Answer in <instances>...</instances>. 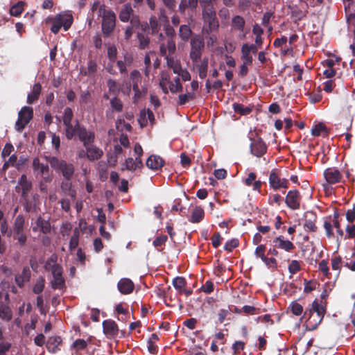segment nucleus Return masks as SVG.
<instances>
[{
  "mask_svg": "<svg viewBox=\"0 0 355 355\" xmlns=\"http://www.w3.org/2000/svg\"><path fill=\"white\" fill-rule=\"evenodd\" d=\"M149 28L151 30V34L155 35L159 32V24L155 16H152L149 20Z\"/></svg>",
  "mask_w": 355,
  "mask_h": 355,
  "instance_id": "nucleus-51",
  "label": "nucleus"
},
{
  "mask_svg": "<svg viewBox=\"0 0 355 355\" xmlns=\"http://www.w3.org/2000/svg\"><path fill=\"white\" fill-rule=\"evenodd\" d=\"M130 79L131 83L127 86L128 89L130 91L131 84L132 89H137L139 84L141 82L142 79L141 73L137 69L132 70L130 73Z\"/></svg>",
  "mask_w": 355,
  "mask_h": 355,
  "instance_id": "nucleus-31",
  "label": "nucleus"
},
{
  "mask_svg": "<svg viewBox=\"0 0 355 355\" xmlns=\"http://www.w3.org/2000/svg\"><path fill=\"white\" fill-rule=\"evenodd\" d=\"M117 49L115 46H109L107 49V57L110 62L114 63L116 60Z\"/></svg>",
  "mask_w": 355,
  "mask_h": 355,
  "instance_id": "nucleus-62",
  "label": "nucleus"
},
{
  "mask_svg": "<svg viewBox=\"0 0 355 355\" xmlns=\"http://www.w3.org/2000/svg\"><path fill=\"white\" fill-rule=\"evenodd\" d=\"M75 136H78V139L83 143L84 147L93 144L95 140L94 132L87 130L85 126L80 125L78 120L75 121L73 138Z\"/></svg>",
  "mask_w": 355,
  "mask_h": 355,
  "instance_id": "nucleus-6",
  "label": "nucleus"
},
{
  "mask_svg": "<svg viewBox=\"0 0 355 355\" xmlns=\"http://www.w3.org/2000/svg\"><path fill=\"white\" fill-rule=\"evenodd\" d=\"M10 296L8 293L4 295V300H0V319L10 322L12 318V311L9 306Z\"/></svg>",
  "mask_w": 355,
  "mask_h": 355,
  "instance_id": "nucleus-15",
  "label": "nucleus"
},
{
  "mask_svg": "<svg viewBox=\"0 0 355 355\" xmlns=\"http://www.w3.org/2000/svg\"><path fill=\"white\" fill-rule=\"evenodd\" d=\"M239 245V240L237 239H232L230 241H227L225 245L224 250L227 252H232L234 248L238 247Z\"/></svg>",
  "mask_w": 355,
  "mask_h": 355,
  "instance_id": "nucleus-58",
  "label": "nucleus"
},
{
  "mask_svg": "<svg viewBox=\"0 0 355 355\" xmlns=\"http://www.w3.org/2000/svg\"><path fill=\"white\" fill-rule=\"evenodd\" d=\"M193 67L196 69L198 76L201 79L206 78L208 71L209 59L205 57L202 60H200L196 62H193Z\"/></svg>",
  "mask_w": 355,
  "mask_h": 355,
  "instance_id": "nucleus-24",
  "label": "nucleus"
},
{
  "mask_svg": "<svg viewBox=\"0 0 355 355\" xmlns=\"http://www.w3.org/2000/svg\"><path fill=\"white\" fill-rule=\"evenodd\" d=\"M183 87L180 83V80L178 77L175 78L174 83L171 81L169 85V90L171 93L175 94L178 92H181L182 91Z\"/></svg>",
  "mask_w": 355,
  "mask_h": 355,
  "instance_id": "nucleus-49",
  "label": "nucleus"
},
{
  "mask_svg": "<svg viewBox=\"0 0 355 355\" xmlns=\"http://www.w3.org/2000/svg\"><path fill=\"white\" fill-rule=\"evenodd\" d=\"M25 218L23 215L19 214L14 220L12 228V236L17 241V244L20 246L25 245L27 241V235L25 232Z\"/></svg>",
  "mask_w": 355,
  "mask_h": 355,
  "instance_id": "nucleus-5",
  "label": "nucleus"
},
{
  "mask_svg": "<svg viewBox=\"0 0 355 355\" xmlns=\"http://www.w3.org/2000/svg\"><path fill=\"white\" fill-rule=\"evenodd\" d=\"M137 37L139 41V48L140 49H145L149 46L150 38L147 35L143 33H138Z\"/></svg>",
  "mask_w": 355,
  "mask_h": 355,
  "instance_id": "nucleus-42",
  "label": "nucleus"
},
{
  "mask_svg": "<svg viewBox=\"0 0 355 355\" xmlns=\"http://www.w3.org/2000/svg\"><path fill=\"white\" fill-rule=\"evenodd\" d=\"M323 226L325 230L326 236L328 238L334 237V233L333 232V223L331 216L324 218Z\"/></svg>",
  "mask_w": 355,
  "mask_h": 355,
  "instance_id": "nucleus-40",
  "label": "nucleus"
},
{
  "mask_svg": "<svg viewBox=\"0 0 355 355\" xmlns=\"http://www.w3.org/2000/svg\"><path fill=\"white\" fill-rule=\"evenodd\" d=\"M205 47L203 38L200 35H196L191 40V51L189 57L193 62L200 60Z\"/></svg>",
  "mask_w": 355,
  "mask_h": 355,
  "instance_id": "nucleus-8",
  "label": "nucleus"
},
{
  "mask_svg": "<svg viewBox=\"0 0 355 355\" xmlns=\"http://www.w3.org/2000/svg\"><path fill=\"white\" fill-rule=\"evenodd\" d=\"M304 318H306V325L309 330H315L321 323L322 319L317 314L311 312L310 310H306L304 313Z\"/></svg>",
  "mask_w": 355,
  "mask_h": 355,
  "instance_id": "nucleus-18",
  "label": "nucleus"
},
{
  "mask_svg": "<svg viewBox=\"0 0 355 355\" xmlns=\"http://www.w3.org/2000/svg\"><path fill=\"white\" fill-rule=\"evenodd\" d=\"M61 188L63 191H68V195L73 200L76 199V191L74 189H71V183L63 182L62 184Z\"/></svg>",
  "mask_w": 355,
  "mask_h": 355,
  "instance_id": "nucleus-59",
  "label": "nucleus"
},
{
  "mask_svg": "<svg viewBox=\"0 0 355 355\" xmlns=\"http://www.w3.org/2000/svg\"><path fill=\"white\" fill-rule=\"evenodd\" d=\"M170 83H171V80H170L169 76L168 74H163L162 76V78L159 82V86L162 88L163 92L166 94H168V92L166 85L168 84L170 85Z\"/></svg>",
  "mask_w": 355,
  "mask_h": 355,
  "instance_id": "nucleus-54",
  "label": "nucleus"
},
{
  "mask_svg": "<svg viewBox=\"0 0 355 355\" xmlns=\"http://www.w3.org/2000/svg\"><path fill=\"white\" fill-rule=\"evenodd\" d=\"M176 50V45L174 39H167L159 46V54L161 56L167 58L173 55Z\"/></svg>",
  "mask_w": 355,
  "mask_h": 355,
  "instance_id": "nucleus-17",
  "label": "nucleus"
},
{
  "mask_svg": "<svg viewBox=\"0 0 355 355\" xmlns=\"http://www.w3.org/2000/svg\"><path fill=\"white\" fill-rule=\"evenodd\" d=\"M110 105L112 108L117 112H120L123 110V104L121 99L116 96L110 99Z\"/></svg>",
  "mask_w": 355,
  "mask_h": 355,
  "instance_id": "nucleus-50",
  "label": "nucleus"
},
{
  "mask_svg": "<svg viewBox=\"0 0 355 355\" xmlns=\"http://www.w3.org/2000/svg\"><path fill=\"white\" fill-rule=\"evenodd\" d=\"M33 117V110L31 107L24 106L18 113V119L15 123V129L21 132L26 125Z\"/></svg>",
  "mask_w": 355,
  "mask_h": 355,
  "instance_id": "nucleus-9",
  "label": "nucleus"
},
{
  "mask_svg": "<svg viewBox=\"0 0 355 355\" xmlns=\"http://www.w3.org/2000/svg\"><path fill=\"white\" fill-rule=\"evenodd\" d=\"M202 8V17L205 23L202 28V34L205 35H210L211 33L216 31L219 28V21L216 17V11L214 6L204 7Z\"/></svg>",
  "mask_w": 355,
  "mask_h": 355,
  "instance_id": "nucleus-2",
  "label": "nucleus"
},
{
  "mask_svg": "<svg viewBox=\"0 0 355 355\" xmlns=\"http://www.w3.org/2000/svg\"><path fill=\"white\" fill-rule=\"evenodd\" d=\"M73 118V113L72 110L67 107L64 110L63 124L65 127V135L67 139L71 140L73 139V132L74 125L72 124V119Z\"/></svg>",
  "mask_w": 355,
  "mask_h": 355,
  "instance_id": "nucleus-13",
  "label": "nucleus"
},
{
  "mask_svg": "<svg viewBox=\"0 0 355 355\" xmlns=\"http://www.w3.org/2000/svg\"><path fill=\"white\" fill-rule=\"evenodd\" d=\"M133 15V9L130 3H126L121 8L119 18L123 22H128Z\"/></svg>",
  "mask_w": 355,
  "mask_h": 355,
  "instance_id": "nucleus-33",
  "label": "nucleus"
},
{
  "mask_svg": "<svg viewBox=\"0 0 355 355\" xmlns=\"http://www.w3.org/2000/svg\"><path fill=\"white\" fill-rule=\"evenodd\" d=\"M318 269L322 272V274L327 278H331V273L329 272V268L328 263L326 260H322L318 264Z\"/></svg>",
  "mask_w": 355,
  "mask_h": 355,
  "instance_id": "nucleus-53",
  "label": "nucleus"
},
{
  "mask_svg": "<svg viewBox=\"0 0 355 355\" xmlns=\"http://www.w3.org/2000/svg\"><path fill=\"white\" fill-rule=\"evenodd\" d=\"M87 346V342L83 339H77L76 340L73 344L72 347L76 349V350H83L85 349Z\"/></svg>",
  "mask_w": 355,
  "mask_h": 355,
  "instance_id": "nucleus-63",
  "label": "nucleus"
},
{
  "mask_svg": "<svg viewBox=\"0 0 355 355\" xmlns=\"http://www.w3.org/2000/svg\"><path fill=\"white\" fill-rule=\"evenodd\" d=\"M21 189V197L23 198H26L28 197V193L32 189V182L28 180L27 177L25 174H23L19 181L18 185L16 187V191H18V189Z\"/></svg>",
  "mask_w": 355,
  "mask_h": 355,
  "instance_id": "nucleus-20",
  "label": "nucleus"
},
{
  "mask_svg": "<svg viewBox=\"0 0 355 355\" xmlns=\"http://www.w3.org/2000/svg\"><path fill=\"white\" fill-rule=\"evenodd\" d=\"M42 92V86L40 83H35L32 89V92L27 96V103L28 104H33L37 101L40 97Z\"/></svg>",
  "mask_w": 355,
  "mask_h": 355,
  "instance_id": "nucleus-32",
  "label": "nucleus"
},
{
  "mask_svg": "<svg viewBox=\"0 0 355 355\" xmlns=\"http://www.w3.org/2000/svg\"><path fill=\"white\" fill-rule=\"evenodd\" d=\"M301 270L300 263L297 260H293L288 265V271L291 274H296Z\"/></svg>",
  "mask_w": 355,
  "mask_h": 355,
  "instance_id": "nucleus-61",
  "label": "nucleus"
},
{
  "mask_svg": "<svg viewBox=\"0 0 355 355\" xmlns=\"http://www.w3.org/2000/svg\"><path fill=\"white\" fill-rule=\"evenodd\" d=\"M172 284L174 288L178 291L180 293V291L186 287L187 281L186 279L183 277H176L173 279Z\"/></svg>",
  "mask_w": 355,
  "mask_h": 355,
  "instance_id": "nucleus-43",
  "label": "nucleus"
},
{
  "mask_svg": "<svg viewBox=\"0 0 355 355\" xmlns=\"http://www.w3.org/2000/svg\"><path fill=\"white\" fill-rule=\"evenodd\" d=\"M261 261L268 268L277 269V261L274 257H268L266 256Z\"/></svg>",
  "mask_w": 355,
  "mask_h": 355,
  "instance_id": "nucleus-56",
  "label": "nucleus"
},
{
  "mask_svg": "<svg viewBox=\"0 0 355 355\" xmlns=\"http://www.w3.org/2000/svg\"><path fill=\"white\" fill-rule=\"evenodd\" d=\"M241 59L245 64L251 65L252 64L253 58L250 55V52L245 46L243 44L241 47Z\"/></svg>",
  "mask_w": 355,
  "mask_h": 355,
  "instance_id": "nucleus-48",
  "label": "nucleus"
},
{
  "mask_svg": "<svg viewBox=\"0 0 355 355\" xmlns=\"http://www.w3.org/2000/svg\"><path fill=\"white\" fill-rule=\"evenodd\" d=\"M59 18L60 21L62 23V27L64 31H67L73 24V17L70 12H62L55 16Z\"/></svg>",
  "mask_w": 355,
  "mask_h": 355,
  "instance_id": "nucleus-29",
  "label": "nucleus"
},
{
  "mask_svg": "<svg viewBox=\"0 0 355 355\" xmlns=\"http://www.w3.org/2000/svg\"><path fill=\"white\" fill-rule=\"evenodd\" d=\"M233 109L236 113L240 114L241 115H247L249 114L252 110V107H244L242 104L240 103H234Z\"/></svg>",
  "mask_w": 355,
  "mask_h": 355,
  "instance_id": "nucleus-44",
  "label": "nucleus"
},
{
  "mask_svg": "<svg viewBox=\"0 0 355 355\" xmlns=\"http://www.w3.org/2000/svg\"><path fill=\"white\" fill-rule=\"evenodd\" d=\"M164 159L161 157L155 155H151L148 158L146 163L148 168L154 171L160 169L164 166Z\"/></svg>",
  "mask_w": 355,
  "mask_h": 355,
  "instance_id": "nucleus-26",
  "label": "nucleus"
},
{
  "mask_svg": "<svg viewBox=\"0 0 355 355\" xmlns=\"http://www.w3.org/2000/svg\"><path fill=\"white\" fill-rule=\"evenodd\" d=\"M0 232L3 236H6L8 238L12 236V230H9L8 224L6 219L3 220L0 224Z\"/></svg>",
  "mask_w": 355,
  "mask_h": 355,
  "instance_id": "nucleus-52",
  "label": "nucleus"
},
{
  "mask_svg": "<svg viewBox=\"0 0 355 355\" xmlns=\"http://www.w3.org/2000/svg\"><path fill=\"white\" fill-rule=\"evenodd\" d=\"M205 212L202 207H196L192 211L189 221L193 223H200L204 218Z\"/></svg>",
  "mask_w": 355,
  "mask_h": 355,
  "instance_id": "nucleus-35",
  "label": "nucleus"
},
{
  "mask_svg": "<svg viewBox=\"0 0 355 355\" xmlns=\"http://www.w3.org/2000/svg\"><path fill=\"white\" fill-rule=\"evenodd\" d=\"M309 310L311 312L317 314L320 318L321 317V318L323 320L325 313V309L321 304L318 303L317 300H315L313 302L311 308Z\"/></svg>",
  "mask_w": 355,
  "mask_h": 355,
  "instance_id": "nucleus-38",
  "label": "nucleus"
},
{
  "mask_svg": "<svg viewBox=\"0 0 355 355\" xmlns=\"http://www.w3.org/2000/svg\"><path fill=\"white\" fill-rule=\"evenodd\" d=\"M102 326L103 333L107 339H115L117 337L119 329L114 320L111 319L105 320Z\"/></svg>",
  "mask_w": 355,
  "mask_h": 355,
  "instance_id": "nucleus-14",
  "label": "nucleus"
},
{
  "mask_svg": "<svg viewBox=\"0 0 355 355\" xmlns=\"http://www.w3.org/2000/svg\"><path fill=\"white\" fill-rule=\"evenodd\" d=\"M144 166L141 159L139 157H135L134 159L132 157H128L125 160L121 171L128 170L130 171H135L137 168H141Z\"/></svg>",
  "mask_w": 355,
  "mask_h": 355,
  "instance_id": "nucleus-21",
  "label": "nucleus"
},
{
  "mask_svg": "<svg viewBox=\"0 0 355 355\" xmlns=\"http://www.w3.org/2000/svg\"><path fill=\"white\" fill-rule=\"evenodd\" d=\"M198 0H181L179 4V11L184 13L187 8L194 10L198 6Z\"/></svg>",
  "mask_w": 355,
  "mask_h": 355,
  "instance_id": "nucleus-36",
  "label": "nucleus"
},
{
  "mask_svg": "<svg viewBox=\"0 0 355 355\" xmlns=\"http://www.w3.org/2000/svg\"><path fill=\"white\" fill-rule=\"evenodd\" d=\"M58 257L56 254H52L46 261L44 269L51 271L53 279L51 282L53 289H61L64 286L65 280L62 276V267L57 263Z\"/></svg>",
  "mask_w": 355,
  "mask_h": 355,
  "instance_id": "nucleus-1",
  "label": "nucleus"
},
{
  "mask_svg": "<svg viewBox=\"0 0 355 355\" xmlns=\"http://www.w3.org/2000/svg\"><path fill=\"white\" fill-rule=\"evenodd\" d=\"M324 177L330 184H334L340 182L342 174L336 168H328L324 171Z\"/></svg>",
  "mask_w": 355,
  "mask_h": 355,
  "instance_id": "nucleus-19",
  "label": "nucleus"
},
{
  "mask_svg": "<svg viewBox=\"0 0 355 355\" xmlns=\"http://www.w3.org/2000/svg\"><path fill=\"white\" fill-rule=\"evenodd\" d=\"M32 166L34 171H38L40 175L49 173V168L47 164L40 163L38 157H35L33 160Z\"/></svg>",
  "mask_w": 355,
  "mask_h": 355,
  "instance_id": "nucleus-34",
  "label": "nucleus"
},
{
  "mask_svg": "<svg viewBox=\"0 0 355 355\" xmlns=\"http://www.w3.org/2000/svg\"><path fill=\"white\" fill-rule=\"evenodd\" d=\"M192 31L188 25H181L179 28V36L183 41H187L191 36Z\"/></svg>",
  "mask_w": 355,
  "mask_h": 355,
  "instance_id": "nucleus-41",
  "label": "nucleus"
},
{
  "mask_svg": "<svg viewBox=\"0 0 355 355\" xmlns=\"http://www.w3.org/2000/svg\"><path fill=\"white\" fill-rule=\"evenodd\" d=\"M62 338L59 336L50 337L46 343V348L49 352L55 353L60 349L58 346L62 343Z\"/></svg>",
  "mask_w": 355,
  "mask_h": 355,
  "instance_id": "nucleus-30",
  "label": "nucleus"
},
{
  "mask_svg": "<svg viewBox=\"0 0 355 355\" xmlns=\"http://www.w3.org/2000/svg\"><path fill=\"white\" fill-rule=\"evenodd\" d=\"M302 196L297 189L288 191L285 198L286 206L292 210H297L300 208Z\"/></svg>",
  "mask_w": 355,
  "mask_h": 355,
  "instance_id": "nucleus-12",
  "label": "nucleus"
},
{
  "mask_svg": "<svg viewBox=\"0 0 355 355\" xmlns=\"http://www.w3.org/2000/svg\"><path fill=\"white\" fill-rule=\"evenodd\" d=\"M31 271L28 267L23 268L21 274L15 276V282L17 285L22 288L26 282H28L31 279Z\"/></svg>",
  "mask_w": 355,
  "mask_h": 355,
  "instance_id": "nucleus-28",
  "label": "nucleus"
},
{
  "mask_svg": "<svg viewBox=\"0 0 355 355\" xmlns=\"http://www.w3.org/2000/svg\"><path fill=\"white\" fill-rule=\"evenodd\" d=\"M168 67L173 69L174 73L181 71L182 66L179 61L175 60L172 56L165 58Z\"/></svg>",
  "mask_w": 355,
  "mask_h": 355,
  "instance_id": "nucleus-39",
  "label": "nucleus"
},
{
  "mask_svg": "<svg viewBox=\"0 0 355 355\" xmlns=\"http://www.w3.org/2000/svg\"><path fill=\"white\" fill-rule=\"evenodd\" d=\"M250 141V150L252 155L257 157H263L268 150V146L263 139L257 134H251L249 136Z\"/></svg>",
  "mask_w": 355,
  "mask_h": 355,
  "instance_id": "nucleus-7",
  "label": "nucleus"
},
{
  "mask_svg": "<svg viewBox=\"0 0 355 355\" xmlns=\"http://www.w3.org/2000/svg\"><path fill=\"white\" fill-rule=\"evenodd\" d=\"M44 282L45 280L43 277L37 279L33 288V293L37 295L40 294L44 288Z\"/></svg>",
  "mask_w": 355,
  "mask_h": 355,
  "instance_id": "nucleus-55",
  "label": "nucleus"
},
{
  "mask_svg": "<svg viewBox=\"0 0 355 355\" xmlns=\"http://www.w3.org/2000/svg\"><path fill=\"white\" fill-rule=\"evenodd\" d=\"M269 185L270 187L274 191H277L281 189H288L289 186V181L286 178H282L278 173L277 169H272L269 175Z\"/></svg>",
  "mask_w": 355,
  "mask_h": 355,
  "instance_id": "nucleus-10",
  "label": "nucleus"
},
{
  "mask_svg": "<svg viewBox=\"0 0 355 355\" xmlns=\"http://www.w3.org/2000/svg\"><path fill=\"white\" fill-rule=\"evenodd\" d=\"M272 246L287 252H291L295 248V245L289 240L285 239L282 235H279L272 240Z\"/></svg>",
  "mask_w": 355,
  "mask_h": 355,
  "instance_id": "nucleus-16",
  "label": "nucleus"
},
{
  "mask_svg": "<svg viewBox=\"0 0 355 355\" xmlns=\"http://www.w3.org/2000/svg\"><path fill=\"white\" fill-rule=\"evenodd\" d=\"M317 216L313 212H310L306 214V219L304 224L305 230L315 232L317 230L315 225Z\"/></svg>",
  "mask_w": 355,
  "mask_h": 355,
  "instance_id": "nucleus-27",
  "label": "nucleus"
},
{
  "mask_svg": "<svg viewBox=\"0 0 355 355\" xmlns=\"http://www.w3.org/2000/svg\"><path fill=\"white\" fill-rule=\"evenodd\" d=\"M99 15H102V31L104 37H108L115 27L116 15L111 10H106L104 5L99 8Z\"/></svg>",
  "mask_w": 355,
  "mask_h": 355,
  "instance_id": "nucleus-4",
  "label": "nucleus"
},
{
  "mask_svg": "<svg viewBox=\"0 0 355 355\" xmlns=\"http://www.w3.org/2000/svg\"><path fill=\"white\" fill-rule=\"evenodd\" d=\"M167 240L168 237L166 235H160L153 241V245L155 248L158 249L159 247L164 245Z\"/></svg>",
  "mask_w": 355,
  "mask_h": 355,
  "instance_id": "nucleus-60",
  "label": "nucleus"
},
{
  "mask_svg": "<svg viewBox=\"0 0 355 355\" xmlns=\"http://www.w3.org/2000/svg\"><path fill=\"white\" fill-rule=\"evenodd\" d=\"M266 250V247L265 245H259L254 250V255L262 260L266 256L265 254Z\"/></svg>",
  "mask_w": 355,
  "mask_h": 355,
  "instance_id": "nucleus-64",
  "label": "nucleus"
},
{
  "mask_svg": "<svg viewBox=\"0 0 355 355\" xmlns=\"http://www.w3.org/2000/svg\"><path fill=\"white\" fill-rule=\"evenodd\" d=\"M24 3L23 1H18L16 4L13 5L10 10V13L12 16L18 17L24 10L23 6Z\"/></svg>",
  "mask_w": 355,
  "mask_h": 355,
  "instance_id": "nucleus-47",
  "label": "nucleus"
},
{
  "mask_svg": "<svg viewBox=\"0 0 355 355\" xmlns=\"http://www.w3.org/2000/svg\"><path fill=\"white\" fill-rule=\"evenodd\" d=\"M45 159L50 164L52 168L62 173L66 180L69 181L71 179L75 171L72 163L60 159L54 156H45Z\"/></svg>",
  "mask_w": 355,
  "mask_h": 355,
  "instance_id": "nucleus-3",
  "label": "nucleus"
},
{
  "mask_svg": "<svg viewBox=\"0 0 355 355\" xmlns=\"http://www.w3.org/2000/svg\"><path fill=\"white\" fill-rule=\"evenodd\" d=\"M231 31H238V38L240 40H244L246 37L248 31L245 29V20L241 15H235L232 18L231 20Z\"/></svg>",
  "mask_w": 355,
  "mask_h": 355,
  "instance_id": "nucleus-11",
  "label": "nucleus"
},
{
  "mask_svg": "<svg viewBox=\"0 0 355 355\" xmlns=\"http://www.w3.org/2000/svg\"><path fill=\"white\" fill-rule=\"evenodd\" d=\"M196 97L195 92H187L184 94H180L178 96V104L180 105H185L189 101L193 100Z\"/></svg>",
  "mask_w": 355,
  "mask_h": 355,
  "instance_id": "nucleus-46",
  "label": "nucleus"
},
{
  "mask_svg": "<svg viewBox=\"0 0 355 355\" xmlns=\"http://www.w3.org/2000/svg\"><path fill=\"white\" fill-rule=\"evenodd\" d=\"M36 226L33 227L34 232H37L38 229L44 234H47L51 232V226L49 220L44 219L41 216L37 217L36 220Z\"/></svg>",
  "mask_w": 355,
  "mask_h": 355,
  "instance_id": "nucleus-25",
  "label": "nucleus"
},
{
  "mask_svg": "<svg viewBox=\"0 0 355 355\" xmlns=\"http://www.w3.org/2000/svg\"><path fill=\"white\" fill-rule=\"evenodd\" d=\"M289 307L291 312L295 315H300L303 312V306L296 302H292Z\"/></svg>",
  "mask_w": 355,
  "mask_h": 355,
  "instance_id": "nucleus-57",
  "label": "nucleus"
},
{
  "mask_svg": "<svg viewBox=\"0 0 355 355\" xmlns=\"http://www.w3.org/2000/svg\"><path fill=\"white\" fill-rule=\"evenodd\" d=\"M331 268L333 270H336V277L338 278L340 275L341 266H342V259L340 256H335L331 259Z\"/></svg>",
  "mask_w": 355,
  "mask_h": 355,
  "instance_id": "nucleus-45",
  "label": "nucleus"
},
{
  "mask_svg": "<svg viewBox=\"0 0 355 355\" xmlns=\"http://www.w3.org/2000/svg\"><path fill=\"white\" fill-rule=\"evenodd\" d=\"M97 70V64L96 62L93 60H90L87 62V68H80V73L83 76H91L92 74L94 73Z\"/></svg>",
  "mask_w": 355,
  "mask_h": 355,
  "instance_id": "nucleus-37",
  "label": "nucleus"
},
{
  "mask_svg": "<svg viewBox=\"0 0 355 355\" xmlns=\"http://www.w3.org/2000/svg\"><path fill=\"white\" fill-rule=\"evenodd\" d=\"M85 148L86 149L87 157L90 161L98 160L103 155V150L92 144L85 146Z\"/></svg>",
  "mask_w": 355,
  "mask_h": 355,
  "instance_id": "nucleus-23",
  "label": "nucleus"
},
{
  "mask_svg": "<svg viewBox=\"0 0 355 355\" xmlns=\"http://www.w3.org/2000/svg\"><path fill=\"white\" fill-rule=\"evenodd\" d=\"M117 288L121 294L128 295L133 291L135 285L130 279L122 278L119 281Z\"/></svg>",
  "mask_w": 355,
  "mask_h": 355,
  "instance_id": "nucleus-22",
  "label": "nucleus"
}]
</instances>
